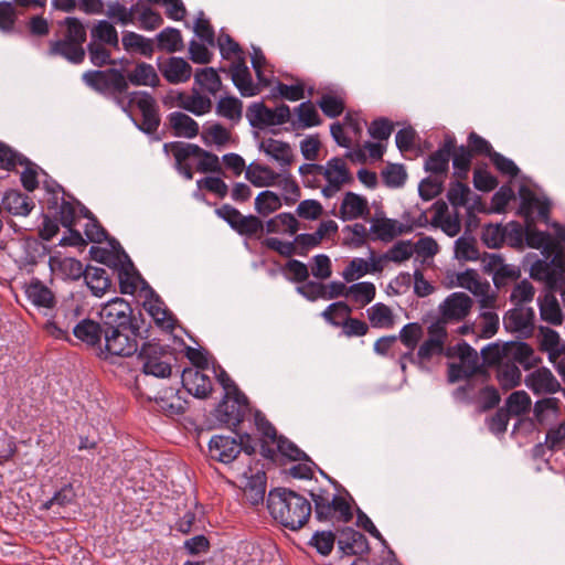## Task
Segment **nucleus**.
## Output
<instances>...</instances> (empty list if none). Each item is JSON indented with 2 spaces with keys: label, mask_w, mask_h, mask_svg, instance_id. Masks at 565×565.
<instances>
[{
  "label": "nucleus",
  "mask_w": 565,
  "mask_h": 565,
  "mask_svg": "<svg viewBox=\"0 0 565 565\" xmlns=\"http://www.w3.org/2000/svg\"><path fill=\"white\" fill-rule=\"evenodd\" d=\"M273 519L290 531H299L310 520L312 505L303 495L288 488H274L267 497Z\"/></svg>",
  "instance_id": "f257e3e1"
},
{
  "label": "nucleus",
  "mask_w": 565,
  "mask_h": 565,
  "mask_svg": "<svg viewBox=\"0 0 565 565\" xmlns=\"http://www.w3.org/2000/svg\"><path fill=\"white\" fill-rule=\"evenodd\" d=\"M57 25L62 30L61 36L49 42L47 54L63 57L74 65L82 64L86 56L84 43L87 40L84 22L77 17H66Z\"/></svg>",
  "instance_id": "f03ea898"
},
{
  "label": "nucleus",
  "mask_w": 565,
  "mask_h": 565,
  "mask_svg": "<svg viewBox=\"0 0 565 565\" xmlns=\"http://www.w3.org/2000/svg\"><path fill=\"white\" fill-rule=\"evenodd\" d=\"M315 516L319 522L335 520L337 522L349 523L353 519L352 508L349 501L339 494L331 495L328 489L319 488L310 490Z\"/></svg>",
  "instance_id": "7ed1b4c3"
},
{
  "label": "nucleus",
  "mask_w": 565,
  "mask_h": 565,
  "mask_svg": "<svg viewBox=\"0 0 565 565\" xmlns=\"http://www.w3.org/2000/svg\"><path fill=\"white\" fill-rule=\"evenodd\" d=\"M138 359L146 375L166 379L172 374L171 361L175 358L169 345H161L154 340L145 342L138 351Z\"/></svg>",
  "instance_id": "20e7f679"
},
{
  "label": "nucleus",
  "mask_w": 565,
  "mask_h": 565,
  "mask_svg": "<svg viewBox=\"0 0 565 565\" xmlns=\"http://www.w3.org/2000/svg\"><path fill=\"white\" fill-rule=\"evenodd\" d=\"M99 317L106 330L116 328L139 331L143 323L142 313L139 311V317L135 316L130 303L119 297L108 301L102 308Z\"/></svg>",
  "instance_id": "39448f33"
},
{
  "label": "nucleus",
  "mask_w": 565,
  "mask_h": 565,
  "mask_svg": "<svg viewBox=\"0 0 565 565\" xmlns=\"http://www.w3.org/2000/svg\"><path fill=\"white\" fill-rule=\"evenodd\" d=\"M83 82L96 93L104 96H121L128 90V81L121 70H90L82 75Z\"/></svg>",
  "instance_id": "423d86ee"
},
{
  "label": "nucleus",
  "mask_w": 565,
  "mask_h": 565,
  "mask_svg": "<svg viewBox=\"0 0 565 565\" xmlns=\"http://www.w3.org/2000/svg\"><path fill=\"white\" fill-rule=\"evenodd\" d=\"M84 317V308L73 296L64 299L56 309L55 315L45 324L46 330L56 339L70 340V331L74 333V326Z\"/></svg>",
  "instance_id": "0eeeda50"
},
{
  "label": "nucleus",
  "mask_w": 565,
  "mask_h": 565,
  "mask_svg": "<svg viewBox=\"0 0 565 565\" xmlns=\"http://www.w3.org/2000/svg\"><path fill=\"white\" fill-rule=\"evenodd\" d=\"M143 335L141 329L121 330L111 329L105 330V338L99 358L107 359L108 356H131L138 352L137 338H147Z\"/></svg>",
  "instance_id": "6e6552de"
},
{
  "label": "nucleus",
  "mask_w": 565,
  "mask_h": 565,
  "mask_svg": "<svg viewBox=\"0 0 565 565\" xmlns=\"http://www.w3.org/2000/svg\"><path fill=\"white\" fill-rule=\"evenodd\" d=\"M352 308L344 301H337L329 305L321 313L323 319L334 326L342 327V333L348 337H363L369 332V324L350 315Z\"/></svg>",
  "instance_id": "1a4fd4ad"
},
{
  "label": "nucleus",
  "mask_w": 565,
  "mask_h": 565,
  "mask_svg": "<svg viewBox=\"0 0 565 565\" xmlns=\"http://www.w3.org/2000/svg\"><path fill=\"white\" fill-rule=\"evenodd\" d=\"M250 412V405L244 393L227 396L224 395L213 412V416L221 424L233 431L244 422Z\"/></svg>",
  "instance_id": "9d476101"
},
{
  "label": "nucleus",
  "mask_w": 565,
  "mask_h": 565,
  "mask_svg": "<svg viewBox=\"0 0 565 565\" xmlns=\"http://www.w3.org/2000/svg\"><path fill=\"white\" fill-rule=\"evenodd\" d=\"M130 103H135L142 115L141 124H137V127L147 135L156 132L160 125L156 99L147 92H132Z\"/></svg>",
  "instance_id": "9b49d317"
},
{
  "label": "nucleus",
  "mask_w": 565,
  "mask_h": 565,
  "mask_svg": "<svg viewBox=\"0 0 565 565\" xmlns=\"http://www.w3.org/2000/svg\"><path fill=\"white\" fill-rule=\"evenodd\" d=\"M455 149V136L446 135L439 148L426 158L424 170L429 172L431 175L446 179L449 172V161Z\"/></svg>",
  "instance_id": "f8f14e48"
},
{
  "label": "nucleus",
  "mask_w": 565,
  "mask_h": 565,
  "mask_svg": "<svg viewBox=\"0 0 565 565\" xmlns=\"http://www.w3.org/2000/svg\"><path fill=\"white\" fill-rule=\"evenodd\" d=\"M105 330L102 320L95 321L94 319L85 317L81 319V322L74 326L73 335L87 348L95 350L97 356H99L104 343Z\"/></svg>",
  "instance_id": "ddd939ff"
},
{
  "label": "nucleus",
  "mask_w": 565,
  "mask_h": 565,
  "mask_svg": "<svg viewBox=\"0 0 565 565\" xmlns=\"http://www.w3.org/2000/svg\"><path fill=\"white\" fill-rule=\"evenodd\" d=\"M338 533L337 544L341 556H362L370 553V544L363 533L350 526L338 530Z\"/></svg>",
  "instance_id": "4468645a"
},
{
  "label": "nucleus",
  "mask_w": 565,
  "mask_h": 565,
  "mask_svg": "<svg viewBox=\"0 0 565 565\" xmlns=\"http://www.w3.org/2000/svg\"><path fill=\"white\" fill-rule=\"evenodd\" d=\"M181 383L189 394L200 399L207 398L213 391L210 376L192 367L181 372Z\"/></svg>",
  "instance_id": "2eb2a0df"
},
{
  "label": "nucleus",
  "mask_w": 565,
  "mask_h": 565,
  "mask_svg": "<svg viewBox=\"0 0 565 565\" xmlns=\"http://www.w3.org/2000/svg\"><path fill=\"white\" fill-rule=\"evenodd\" d=\"M117 274L119 280V290L124 295H134L138 288V282L149 289L147 281L141 277L140 273L136 269L132 260L128 254H124V262L114 271Z\"/></svg>",
  "instance_id": "dca6fc26"
},
{
  "label": "nucleus",
  "mask_w": 565,
  "mask_h": 565,
  "mask_svg": "<svg viewBox=\"0 0 565 565\" xmlns=\"http://www.w3.org/2000/svg\"><path fill=\"white\" fill-rule=\"evenodd\" d=\"M472 303L467 294L454 292L440 306L441 317L447 321H460L469 315Z\"/></svg>",
  "instance_id": "f3484780"
},
{
  "label": "nucleus",
  "mask_w": 565,
  "mask_h": 565,
  "mask_svg": "<svg viewBox=\"0 0 565 565\" xmlns=\"http://www.w3.org/2000/svg\"><path fill=\"white\" fill-rule=\"evenodd\" d=\"M334 215L343 222L366 217L370 215L369 202L364 196L348 191L343 196L339 212Z\"/></svg>",
  "instance_id": "a211bd4d"
},
{
  "label": "nucleus",
  "mask_w": 565,
  "mask_h": 565,
  "mask_svg": "<svg viewBox=\"0 0 565 565\" xmlns=\"http://www.w3.org/2000/svg\"><path fill=\"white\" fill-rule=\"evenodd\" d=\"M158 68L170 84L185 83L192 75L191 65L182 57L171 56L163 62L158 58Z\"/></svg>",
  "instance_id": "6ab92c4d"
},
{
  "label": "nucleus",
  "mask_w": 565,
  "mask_h": 565,
  "mask_svg": "<svg viewBox=\"0 0 565 565\" xmlns=\"http://www.w3.org/2000/svg\"><path fill=\"white\" fill-rule=\"evenodd\" d=\"M211 458L223 463H230L241 452L237 439L230 436H213L209 443Z\"/></svg>",
  "instance_id": "aec40b11"
},
{
  "label": "nucleus",
  "mask_w": 565,
  "mask_h": 565,
  "mask_svg": "<svg viewBox=\"0 0 565 565\" xmlns=\"http://www.w3.org/2000/svg\"><path fill=\"white\" fill-rule=\"evenodd\" d=\"M525 385L535 394H554L561 390V384L550 369L540 367L525 377Z\"/></svg>",
  "instance_id": "412c9836"
},
{
  "label": "nucleus",
  "mask_w": 565,
  "mask_h": 565,
  "mask_svg": "<svg viewBox=\"0 0 565 565\" xmlns=\"http://www.w3.org/2000/svg\"><path fill=\"white\" fill-rule=\"evenodd\" d=\"M413 230L412 226L399 224L396 220L382 217L372 221L370 232L372 241L391 242L398 235L408 233Z\"/></svg>",
  "instance_id": "4be33fe9"
},
{
  "label": "nucleus",
  "mask_w": 565,
  "mask_h": 565,
  "mask_svg": "<svg viewBox=\"0 0 565 565\" xmlns=\"http://www.w3.org/2000/svg\"><path fill=\"white\" fill-rule=\"evenodd\" d=\"M231 75L233 84L243 97H252L259 93V88L253 83L250 72L243 56H238L232 64Z\"/></svg>",
  "instance_id": "5701e85b"
},
{
  "label": "nucleus",
  "mask_w": 565,
  "mask_h": 565,
  "mask_svg": "<svg viewBox=\"0 0 565 565\" xmlns=\"http://www.w3.org/2000/svg\"><path fill=\"white\" fill-rule=\"evenodd\" d=\"M475 375L488 376V371L479 364L477 359L462 360L461 363H449L447 370V381L450 384L461 380H470Z\"/></svg>",
  "instance_id": "b1692460"
},
{
  "label": "nucleus",
  "mask_w": 565,
  "mask_h": 565,
  "mask_svg": "<svg viewBox=\"0 0 565 565\" xmlns=\"http://www.w3.org/2000/svg\"><path fill=\"white\" fill-rule=\"evenodd\" d=\"M89 43L103 44L119 50L117 29L109 20H98L89 29Z\"/></svg>",
  "instance_id": "393cba45"
},
{
  "label": "nucleus",
  "mask_w": 565,
  "mask_h": 565,
  "mask_svg": "<svg viewBox=\"0 0 565 565\" xmlns=\"http://www.w3.org/2000/svg\"><path fill=\"white\" fill-rule=\"evenodd\" d=\"M149 292L151 300L148 302V307L146 308L148 313L159 328L167 331H173L177 322L175 318L168 308L163 307V301L152 288H149Z\"/></svg>",
  "instance_id": "a878e982"
},
{
  "label": "nucleus",
  "mask_w": 565,
  "mask_h": 565,
  "mask_svg": "<svg viewBox=\"0 0 565 565\" xmlns=\"http://www.w3.org/2000/svg\"><path fill=\"white\" fill-rule=\"evenodd\" d=\"M28 299L36 307L52 309L55 307V296L40 279L32 278L25 286Z\"/></svg>",
  "instance_id": "bb28decb"
},
{
  "label": "nucleus",
  "mask_w": 565,
  "mask_h": 565,
  "mask_svg": "<svg viewBox=\"0 0 565 565\" xmlns=\"http://www.w3.org/2000/svg\"><path fill=\"white\" fill-rule=\"evenodd\" d=\"M3 207L13 215L26 216L34 209L33 200L18 190H10L6 192L2 199Z\"/></svg>",
  "instance_id": "cd10ccee"
},
{
  "label": "nucleus",
  "mask_w": 565,
  "mask_h": 565,
  "mask_svg": "<svg viewBox=\"0 0 565 565\" xmlns=\"http://www.w3.org/2000/svg\"><path fill=\"white\" fill-rule=\"evenodd\" d=\"M84 279L92 294L96 297H102L113 286L111 278L106 269L102 267L87 265Z\"/></svg>",
  "instance_id": "c85d7f7f"
},
{
  "label": "nucleus",
  "mask_w": 565,
  "mask_h": 565,
  "mask_svg": "<svg viewBox=\"0 0 565 565\" xmlns=\"http://www.w3.org/2000/svg\"><path fill=\"white\" fill-rule=\"evenodd\" d=\"M169 127L175 137L194 138L199 135V124L189 115L181 111H173L168 116Z\"/></svg>",
  "instance_id": "c756f323"
},
{
  "label": "nucleus",
  "mask_w": 565,
  "mask_h": 565,
  "mask_svg": "<svg viewBox=\"0 0 565 565\" xmlns=\"http://www.w3.org/2000/svg\"><path fill=\"white\" fill-rule=\"evenodd\" d=\"M259 149L278 161L281 167H289L294 162L292 149L285 141L268 138L260 142Z\"/></svg>",
  "instance_id": "7c9ffc66"
},
{
  "label": "nucleus",
  "mask_w": 565,
  "mask_h": 565,
  "mask_svg": "<svg viewBox=\"0 0 565 565\" xmlns=\"http://www.w3.org/2000/svg\"><path fill=\"white\" fill-rule=\"evenodd\" d=\"M193 94L188 95L183 92L177 96L178 106L183 108L195 116H202L209 113L212 108V102L207 96L201 95L198 89H192Z\"/></svg>",
  "instance_id": "2f4dec72"
},
{
  "label": "nucleus",
  "mask_w": 565,
  "mask_h": 565,
  "mask_svg": "<svg viewBox=\"0 0 565 565\" xmlns=\"http://www.w3.org/2000/svg\"><path fill=\"white\" fill-rule=\"evenodd\" d=\"M267 486V477L264 471H257L246 478L244 495L252 505L264 502Z\"/></svg>",
  "instance_id": "473e14b6"
},
{
  "label": "nucleus",
  "mask_w": 565,
  "mask_h": 565,
  "mask_svg": "<svg viewBox=\"0 0 565 565\" xmlns=\"http://www.w3.org/2000/svg\"><path fill=\"white\" fill-rule=\"evenodd\" d=\"M541 319L553 326H561L563 322V313L559 303L552 292H545L544 296L537 298Z\"/></svg>",
  "instance_id": "72a5a7b5"
},
{
  "label": "nucleus",
  "mask_w": 565,
  "mask_h": 565,
  "mask_svg": "<svg viewBox=\"0 0 565 565\" xmlns=\"http://www.w3.org/2000/svg\"><path fill=\"white\" fill-rule=\"evenodd\" d=\"M246 118L253 128L263 129L269 126H276L274 111L263 102L250 104L246 109Z\"/></svg>",
  "instance_id": "f704fd0d"
},
{
  "label": "nucleus",
  "mask_w": 565,
  "mask_h": 565,
  "mask_svg": "<svg viewBox=\"0 0 565 565\" xmlns=\"http://www.w3.org/2000/svg\"><path fill=\"white\" fill-rule=\"evenodd\" d=\"M279 177L270 167L255 162L245 172V178L255 186H271Z\"/></svg>",
  "instance_id": "c9c22d12"
},
{
  "label": "nucleus",
  "mask_w": 565,
  "mask_h": 565,
  "mask_svg": "<svg viewBox=\"0 0 565 565\" xmlns=\"http://www.w3.org/2000/svg\"><path fill=\"white\" fill-rule=\"evenodd\" d=\"M157 49L167 53L180 52L184 49L181 31L177 28L167 26L157 36Z\"/></svg>",
  "instance_id": "e433bc0d"
},
{
  "label": "nucleus",
  "mask_w": 565,
  "mask_h": 565,
  "mask_svg": "<svg viewBox=\"0 0 565 565\" xmlns=\"http://www.w3.org/2000/svg\"><path fill=\"white\" fill-rule=\"evenodd\" d=\"M128 84L131 83L136 86H152L156 87L160 83V78L151 64L140 62L136 65L135 70L126 76Z\"/></svg>",
  "instance_id": "4c0bfd02"
},
{
  "label": "nucleus",
  "mask_w": 565,
  "mask_h": 565,
  "mask_svg": "<svg viewBox=\"0 0 565 565\" xmlns=\"http://www.w3.org/2000/svg\"><path fill=\"white\" fill-rule=\"evenodd\" d=\"M121 43L126 51H137L148 58H150L154 53L153 41L132 31H126L122 33Z\"/></svg>",
  "instance_id": "58836bf2"
},
{
  "label": "nucleus",
  "mask_w": 565,
  "mask_h": 565,
  "mask_svg": "<svg viewBox=\"0 0 565 565\" xmlns=\"http://www.w3.org/2000/svg\"><path fill=\"white\" fill-rule=\"evenodd\" d=\"M537 265L541 266L544 271V279L548 289L547 292L554 294L555 291H561L565 294L564 260L559 259V264H554V268H551L547 264L543 266L541 262H537Z\"/></svg>",
  "instance_id": "ea45409f"
},
{
  "label": "nucleus",
  "mask_w": 565,
  "mask_h": 565,
  "mask_svg": "<svg viewBox=\"0 0 565 565\" xmlns=\"http://www.w3.org/2000/svg\"><path fill=\"white\" fill-rule=\"evenodd\" d=\"M264 227L269 234L286 232L295 235L299 230V222L294 214L284 212L269 218Z\"/></svg>",
  "instance_id": "a19ab883"
},
{
  "label": "nucleus",
  "mask_w": 565,
  "mask_h": 565,
  "mask_svg": "<svg viewBox=\"0 0 565 565\" xmlns=\"http://www.w3.org/2000/svg\"><path fill=\"white\" fill-rule=\"evenodd\" d=\"M199 147L195 143H188L183 141H171L163 145L164 153H171L174 158V166L186 163L191 157H196L199 153Z\"/></svg>",
  "instance_id": "79ce46f5"
},
{
  "label": "nucleus",
  "mask_w": 565,
  "mask_h": 565,
  "mask_svg": "<svg viewBox=\"0 0 565 565\" xmlns=\"http://www.w3.org/2000/svg\"><path fill=\"white\" fill-rule=\"evenodd\" d=\"M472 153L469 148L466 146H457L454 150L451 158L452 159V168H454V177L459 180H466L468 178V173L472 163Z\"/></svg>",
  "instance_id": "37998d69"
},
{
  "label": "nucleus",
  "mask_w": 565,
  "mask_h": 565,
  "mask_svg": "<svg viewBox=\"0 0 565 565\" xmlns=\"http://www.w3.org/2000/svg\"><path fill=\"white\" fill-rule=\"evenodd\" d=\"M503 326L508 332H516L524 339L533 335L532 330L522 316V308L508 310L503 317Z\"/></svg>",
  "instance_id": "c03bdc74"
},
{
  "label": "nucleus",
  "mask_w": 565,
  "mask_h": 565,
  "mask_svg": "<svg viewBox=\"0 0 565 565\" xmlns=\"http://www.w3.org/2000/svg\"><path fill=\"white\" fill-rule=\"evenodd\" d=\"M218 116L238 124L243 116V103L235 96L222 97L216 105Z\"/></svg>",
  "instance_id": "a18cd8bd"
},
{
  "label": "nucleus",
  "mask_w": 565,
  "mask_h": 565,
  "mask_svg": "<svg viewBox=\"0 0 565 565\" xmlns=\"http://www.w3.org/2000/svg\"><path fill=\"white\" fill-rule=\"evenodd\" d=\"M522 373L512 362L500 364L497 371V380L503 391L512 390L521 384Z\"/></svg>",
  "instance_id": "49530a36"
},
{
  "label": "nucleus",
  "mask_w": 565,
  "mask_h": 565,
  "mask_svg": "<svg viewBox=\"0 0 565 565\" xmlns=\"http://www.w3.org/2000/svg\"><path fill=\"white\" fill-rule=\"evenodd\" d=\"M457 285L469 290L473 295H482L490 289L489 282L481 281L478 273L471 268L457 275Z\"/></svg>",
  "instance_id": "de8ad7c7"
},
{
  "label": "nucleus",
  "mask_w": 565,
  "mask_h": 565,
  "mask_svg": "<svg viewBox=\"0 0 565 565\" xmlns=\"http://www.w3.org/2000/svg\"><path fill=\"white\" fill-rule=\"evenodd\" d=\"M531 397L525 391H515L505 401V411L510 416H520L530 412Z\"/></svg>",
  "instance_id": "09e8293b"
},
{
  "label": "nucleus",
  "mask_w": 565,
  "mask_h": 565,
  "mask_svg": "<svg viewBox=\"0 0 565 565\" xmlns=\"http://www.w3.org/2000/svg\"><path fill=\"white\" fill-rule=\"evenodd\" d=\"M194 83L211 94H216L222 85L217 72L213 67L198 70L194 74Z\"/></svg>",
  "instance_id": "8fccbe9b"
},
{
  "label": "nucleus",
  "mask_w": 565,
  "mask_h": 565,
  "mask_svg": "<svg viewBox=\"0 0 565 565\" xmlns=\"http://www.w3.org/2000/svg\"><path fill=\"white\" fill-rule=\"evenodd\" d=\"M381 177L383 183L391 189L401 188L407 180L405 167L401 163H387L382 170Z\"/></svg>",
  "instance_id": "3c124183"
},
{
  "label": "nucleus",
  "mask_w": 565,
  "mask_h": 565,
  "mask_svg": "<svg viewBox=\"0 0 565 565\" xmlns=\"http://www.w3.org/2000/svg\"><path fill=\"white\" fill-rule=\"evenodd\" d=\"M124 254H127L125 250L121 253H113L107 248L92 246L89 248V256L93 260L98 262L103 265H106L113 271L117 269L118 266L124 262Z\"/></svg>",
  "instance_id": "603ef678"
},
{
  "label": "nucleus",
  "mask_w": 565,
  "mask_h": 565,
  "mask_svg": "<svg viewBox=\"0 0 565 565\" xmlns=\"http://www.w3.org/2000/svg\"><path fill=\"white\" fill-rule=\"evenodd\" d=\"M281 207V201L277 193L265 190L255 199V210L262 216H267Z\"/></svg>",
  "instance_id": "864d4df0"
},
{
  "label": "nucleus",
  "mask_w": 565,
  "mask_h": 565,
  "mask_svg": "<svg viewBox=\"0 0 565 565\" xmlns=\"http://www.w3.org/2000/svg\"><path fill=\"white\" fill-rule=\"evenodd\" d=\"M376 295V288L373 282L362 281L349 286V296L361 308L372 302Z\"/></svg>",
  "instance_id": "5fc2aeb1"
},
{
  "label": "nucleus",
  "mask_w": 565,
  "mask_h": 565,
  "mask_svg": "<svg viewBox=\"0 0 565 565\" xmlns=\"http://www.w3.org/2000/svg\"><path fill=\"white\" fill-rule=\"evenodd\" d=\"M367 317L374 328H392L394 324L391 308L382 302L369 308Z\"/></svg>",
  "instance_id": "6e6d98bb"
},
{
  "label": "nucleus",
  "mask_w": 565,
  "mask_h": 565,
  "mask_svg": "<svg viewBox=\"0 0 565 565\" xmlns=\"http://www.w3.org/2000/svg\"><path fill=\"white\" fill-rule=\"evenodd\" d=\"M276 445H277V451L288 458L289 460H292V461H305V462H312V460L310 459V457L305 452L302 451L295 443H292L291 440H289L287 437H285L284 435H280L276 440H275Z\"/></svg>",
  "instance_id": "4d7b16f0"
},
{
  "label": "nucleus",
  "mask_w": 565,
  "mask_h": 565,
  "mask_svg": "<svg viewBox=\"0 0 565 565\" xmlns=\"http://www.w3.org/2000/svg\"><path fill=\"white\" fill-rule=\"evenodd\" d=\"M18 163H29V158L0 140V169L14 171Z\"/></svg>",
  "instance_id": "13d9d810"
},
{
  "label": "nucleus",
  "mask_w": 565,
  "mask_h": 565,
  "mask_svg": "<svg viewBox=\"0 0 565 565\" xmlns=\"http://www.w3.org/2000/svg\"><path fill=\"white\" fill-rule=\"evenodd\" d=\"M470 188L462 183L461 180L457 179L456 181H451L449 183L447 199L455 209L467 206L470 200Z\"/></svg>",
  "instance_id": "bf43d9fd"
},
{
  "label": "nucleus",
  "mask_w": 565,
  "mask_h": 565,
  "mask_svg": "<svg viewBox=\"0 0 565 565\" xmlns=\"http://www.w3.org/2000/svg\"><path fill=\"white\" fill-rule=\"evenodd\" d=\"M445 178L430 175L423 179L418 185V194L424 201H430L444 191Z\"/></svg>",
  "instance_id": "052dcab7"
},
{
  "label": "nucleus",
  "mask_w": 565,
  "mask_h": 565,
  "mask_svg": "<svg viewBox=\"0 0 565 565\" xmlns=\"http://www.w3.org/2000/svg\"><path fill=\"white\" fill-rule=\"evenodd\" d=\"M85 50L88 52L90 63L96 67L117 64V61L111 58V52L107 45L88 42Z\"/></svg>",
  "instance_id": "680f3d73"
},
{
  "label": "nucleus",
  "mask_w": 565,
  "mask_h": 565,
  "mask_svg": "<svg viewBox=\"0 0 565 565\" xmlns=\"http://www.w3.org/2000/svg\"><path fill=\"white\" fill-rule=\"evenodd\" d=\"M539 332L541 335L540 340V350L548 353V358H552L554 354H561L562 350L559 349V334L551 329L550 327L540 326Z\"/></svg>",
  "instance_id": "e2e57ef3"
},
{
  "label": "nucleus",
  "mask_w": 565,
  "mask_h": 565,
  "mask_svg": "<svg viewBox=\"0 0 565 565\" xmlns=\"http://www.w3.org/2000/svg\"><path fill=\"white\" fill-rule=\"evenodd\" d=\"M511 344L508 342L503 344L495 342L486 345L480 352L483 363L488 366L499 364L503 358L509 356Z\"/></svg>",
  "instance_id": "0e129e2a"
},
{
  "label": "nucleus",
  "mask_w": 565,
  "mask_h": 565,
  "mask_svg": "<svg viewBox=\"0 0 565 565\" xmlns=\"http://www.w3.org/2000/svg\"><path fill=\"white\" fill-rule=\"evenodd\" d=\"M235 232L241 236L254 237L260 236L264 232V223L256 215H242L235 228Z\"/></svg>",
  "instance_id": "69168bd1"
},
{
  "label": "nucleus",
  "mask_w": 565,
  "mask_h": 565,
  "mask_svg": "<svg viewBox=\"0 0 565 565\" xmlns=\"http://www.w3.org/2000/svg\"><path fill=\"white\" fill-rule=\"evenodd\" d=\"M481 241L488 248H500L504 244V230L501 224H486L482 228Z\"/></svg>",
  "instance_id": "338daca9"
},
{
  "label": "nucleus",
  "mask_w": 565,
  "mask_h": 565,
  "mask_svg": "<svg viewBox=\"0 0 565 565\" xmlns=\"http://www.w3.org/2000/svg\"><path fill=\"white\" fill-rule=\"evenodd\" d=\"M296 110L302 128L321 125L322 120L316 109V106L310 100L301 103Z\"/></svg>",
  "instance_id": "774afa93"
}]
</instances>
